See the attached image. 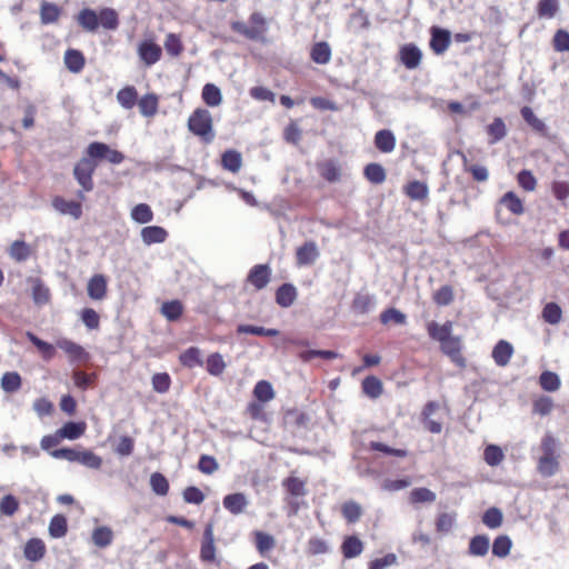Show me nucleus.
<instances>
[{
	"label": "nucleus",
	"instance_id": "52",
	"mask_svg": "<svg viewBox=\"0 0 569 569\" xmlns=\"http://www.w3.org/2000/svg\"><path fill=\"white\" fill-rule=\"evenodd\" d=\"M503 515L500 509L491 507L485 511L482 522L489 529H497L502 525Z\"/></svg>",
	"mask_w": 569,
	"mask_h": 569
},
{
	"label": "nucleus",
	"instance_id": "13",
	"mask_svg": "<svg viewBox=\"0 0 569 569\" xmlns=\"http://www.w3.org/2000/svg\"><path fill=\"white\" fill-rule=\"evenodd\" d=\"M401 62L407 69H416L421 61L422 52L415 44H406L400 49Z\"/></svg>",
	"mask_w": 569,
	"mask_h": 569
},
{
	"label": "nucleus",
	"instance_id": "57",
	"mask_svg": "<svg viewBox=\"0 0 569 569\" xmlns=\"http://www.w3.org/2000/svg\"><path fill=\"white\" fill-rule=\"evenodd\" d=\"M113 533L108 527H98L92 532V541L96 546L104 548L112 542Z\"/></svg>",
	"mask_w": 569,
	"mask_h": 569
},
{
	"label": "nucleus",
	"instance_id": "45",
	"mask_svg": "<svg viewBox=\"0 0 569 569\" xmlns=\"http://www.w3.org/2000/svg\"><path fill=\"white\" fill-rule=\"evenodd\" d=\"M296 287H278L276 292V301L283 308L290 307L297 299Z\"/></svg>",
	"mask_w": 569,
	"mask_h": 569
},
{
	"label": "nucleus",
	"instance_id": "42",
	"mask_svg": "<svg viewBox=\"0 0 569 569\" xmlns=\"http://www.w3.org/2000/svg\"><path fill=\"white\" fill-rule=\"evenodd\" d=\"M406 194L412 200H425L428 197V186L425 182L415 180L405 187Z\"/></svg>",
	"mask_w": 569,
	"mask_h": 569
},
{
	"label": "nucleus",
	"instance_id": "16",
	"mask_svg": "<svg viewBox=\"0 0 569 569\" xmlns=\"http://www.w3.org/2000/svg\"><path fill=\"white\" fill-rule=\"evenodd\" d=\"M77 22L87 32H96L99 28L98 13L90 8H84L79 11Z\"/></svg>",
	"mask_w": 569,
	"mask_h": 569
},
{
	"label": "nucleus",
	"instance_id": "15",
	"mask_svg": "<svg viewBox=\"0 0 569 569\" xmlns=\"http://www.w3.org/2000/svg\"><path fill=\"white\" fill-rule=\"evenodd\" d=\"M140 236L144 244L151 246L164 242L168 238V232L162 227L148 226L141 229Z\"/></svg>",
	"mask_w": 569,
	"mask_h": 569
},
{
	"label": "nucleus",
	"instance_id": "17",
	"mask_svg": "<svg viewBox=\"0 0 569 569\" xmlns=\"http://www.w3.org/2000/svg\"><path fill=\"white\" fill-rule=\"evenodd\" d=\"M427 330L431 339L442 343L452 336V322L447 321L443 325H439L436 321H431L428 323Z\"/></svg>",
	"mask_w": 569,
	"mask_h": 569
},
{
	"label": "nucleus",
	"instance_id": "10",
	"mask_svg": "<svg viewBox=\"0 0 569 569\" xmlns=\"http://www.w3.org/2000/svg\"><path fill=\"white\" fill-rule=\"evenodd\" d=\"M515 352L512 345L506 340H499L492 349L491 357L498 367H506Z\"/></svg>",
	"mask_w": 569,
	"mask_h": 569
},
{
	"label": "nucleus",
	"instance_id": "14",
	"mask_svg": "<svg viewBox=\"0 0 569 569\" xmlns=\"http://www.w3.org/2000/svg\"><path fill=\"white\" fill-rule=\"evenodd\" d=\"M376 308V299L367 292H359L351 305V310L355 315H366Z\"/></svg>",
	"mask_w": 569,
	"mask_h": 569
},
{
	"label": "nucleus",
	"instance_id": "1",
	"mask_svg": "<svg viewBox=\"0 0 569 569\" xmlns=\"http://www.w3.org/2000/svg\"><path fill=\"white\" fill-rule=\"evenodd\" d=\"M307 482L299 477L291 475L282 480V487L286 491L284 501L288 508V516L298 515L300 508L305 505L303 498L307 496Z\"/></svg>",
	"mask_w": 569,
	"mask_h": 569
},
{
	"label": "nucleus",
	"instance_id": "30",
	"mask_svg": "<svg viewBox=\"0 0 569 569\" xmlns=\"http://www.w3.org/2000/svg\"><path fill=\"white\" fill-rule=\"evenodd\" d=\"M223 507L233 515L242 512L247 506V499L243 493H231L223 498Z\"/></svg>",
	"mask_w": 569,
	"mask_h": 569
},
{
	"label": "nucleus",
	"instance_id": "38",
	"mask_svg": "<svg viewBox=\"0 0 569 569\" xmlns=\"http://www.w3.org/2000/svg\"><path fill=\"white\" fill-rule=\"evenodd\" d=\"M1 388L7 393H13L21 388V376L16 371H8L1 377Z\"/></svg>",
	"mask_w": 569,
	"mask_h": 569
},
{
	"label": "nucleus",
	"instance_id": "33",
	"mask_svg": "<svg viewBox=\"0 0 569 569\" xmlns=\"http://www.w3.org/2000/svg\"><path fill=\"white\" fill-rule=\"evenodd\" d=\"M49 535L52 538H62L68 532V521L63 515H54L49 522Z\"/></svg>",
	"mask_w": 569,
	"mask_h": 569
},
{
	"label": "nucleus",
	"instance_id": "50",
	"mask_svg": "<svg viewBox=\"0 0 569 569\" xmlns=\"http://www.w3.org/2000/svg\"><path fill=\"white\" fill-rule=\"evenodd\" d=\"M320 174L329 182H336L340 179V168L333 160H327L319 166Z\"/></svg>",
	"mask_w": 569,
	"mask_h": 569
},
{
	"label": "nucleus",
	"instance_id": "37",
	"mask_svg": "<svg viewBox=\"0 0 569 569\" xmlns=\"http://www.w3.org/2000/svg\"><path fill=\"white\" fill-rule=\"evenodd\" d=\"M274 390L272 385L267 380L257 382L253 389V396L260 403H266L274 398Z\"/></svg>",
	"mask_w": 569,
	"mask_h": 569
},
{
	"label": "nucleus",
	"instance_id": "41",
	"mask_svg": "<svg viewBox=\"0 0 569 569\" xmlns=\"http://www.w3.org/2000/svg\"><path fill=\"white\" fill-rule=\"evenodd\" d=\"M487 132L490 136V144H495L502 140L507 134V128L503 120L501 118H495L493 121L487 127Z\"/></svg>",
	"mask_w": 569,
	"mask_h": 569
},
{
	"label": "nucleus",
	"instance_id": "59",
	"mask_svg": "<svg viewBox=\"0 0 569 569\" xmlns=\"http://www.w3.org/2000/svg\"><path fill=\"white\" fill-rule=\"evenodd\" d=\"M436 493L428 488H415L410 492V501L412 503H431L436 501Z\"/></svg>",
	"mask_w": 569,
	"mask_h": 569
},
{
	"label": "nucleus",
	"instance_id": "55",
	"mask_svg": "<svg viewBox=\"0 0 569 569\" xmlns=\"http://www.w3.org/2000/svg\"><path fill=\"white\" fill-rule=\"evenodd\" d=\"M539 383L543 390L549 392L557 391L561 385L559 376L552 371H543L540 375Z\"/></svg>",
	"mask_w": 569,
	"mask_h": 569
},
{
	"label": "nucleus",
	"instance_id": "43",
	"mask_svg": "<svg viewBox=\"0 0 569 569\" xmlns=\"http://www.w3.org/2000/svg\"><path fill=\"white\" fill-rule=\"evenodd\" d=\"M183 312V306L179 300L166 301L161 306V313L169 321H176L180 319Z\"/></svg>",
	"mask_w": 569,
	"mask_h": 569
},
{
	"label": "nucleus",
	"instance_id": "53",
	"mask_svg": "<svg viewBox=\"0 0 569 569\" xmlns=\"http://www.w3.org/2000/svg\"><path fill=\"white\" fill-rule=\"evenodd\" d=\"M365 177L375 184H380L386 180V171L379 163H369L365 168Z\"/></svg>",
	"mask_w": 569,
	"mask_h": 569
},
{
	"label": "nucleus",
	"instance_id": "46",
	"mask_svg": "<svg viewBox=\"0 0 569 569\" xmlns=\"http://www.w3.org/2000/svg\"><path fill=\"white\" fill-rule=\"evenodd\" d=\"M58 346L69 356L71 361H78L86 357L84 349L73 341L62 340L58 342Z\"/></svg>",
	"mask_w": 569,
	"mask_h": 569
},
{
	"label": "nucleus",
	"instance_id": "58",
	"mask_svg": "<svg viewBox=\"0 0 569 569\" xmlns=\"http://www.w3.org/2000/svg\"><path fill=\"white\" fill-rule=\"evenodd\" d=\"M78 463L90 469H100L102 466V458L91 450H80Z\"/></svg>",
	"mask_w": 569,
	"mask_h": 569
},
{
	"label": "nucleus",
	"instance_id": "2",
	"mask_svg": "<svg viewBox=\"0 0 569 569\" xmlns=\"http://www.w3.org/2000/svg\"><path fill=\"white\" fill-rule=\"evenodd\" d=\"M97 168L96 159L87 153L74 164L73 178L81 187V190L77 192L78 199L84 200V193L93 190V174Z\"/></svg>",
	"mask_w": 569,
	"mask_h": 569
},
{
	"label": "nucleus",
	"instance_id": "24",
	"mask_svg": "<svg viewBox=\"0 0 569 569\" xmlns=\"http://www.w3.org/2000/svg\"><path fill=\"white\" fill-rule=\"evenodd\" d=\"M86 428H87V426L83 421H80V422L69 421V422H66L60 429H58L59 437L62 438V440L63 439L76 440L84 435Z\"/></svg>",
	"mask_w": 569,
	"mask_h": 569
},
{
	"label": "nucleus",
	"instance_id": "61",
	"mask_svg": "<svg viewBox=\"0 0 569 569\" xmlns=\"http://www.w3.org/2000/svg\"><path fill=\"white\" fill-rule=\"evenodd\" d=\"M561 308L555 302L547 303L542 310L543 320L550 325H558L561 320Z\"/></svg>",
	"mask_w": 569,
	"mask_h": 569
},
{
	"label": "nucleus",
	"instance_id": "23",
	"mask_svg": "<svg viewBox=\"0 0 569 569\" xmlns=\"http://www.w3.org/2000/svg\"><path fill=\"white\" fill-rule=\"evenodd\" d=\"M363 551V542L357 536H348L341 545V552L345 558L352 559Z\"/></svg>",
	"mask_w": 569,
	"mask_h": 569
},
{
	"label": "nucleus",
	"instance_id": "21",
	"mask_svg": "<svg viewBox=\"0 0 569 569\" xmlns=\"http://www.w3.org/2000/svg\"><path fill=\"white\" fill-rule=\"evenodd\" d=\"M375 146L379 151L390 153L396 148L395 134L387 129L379 130L375 136Z\"/></svg>",
	"mask_w": 569,
	"mask_h": 569
},
{
	"label": "nucleus",
	"instance_id": "51",
	"mask_svg": "<svg viewBox=\"0 0 569 569\" xmlns=\"http://www.w3.org/2000/svg\"><path fill=\"white\" fill-rule=\"evenodd\" d=\"M206 369L212 376H220L226 369V362L218 352L211 353L206 360Z\"/></svg>",
	"mask_w": 569,
	"mask_h": 569
},
{
	"label": "nucleus",
	"instance_id": "11",
	"mask_svg": "<svg viewBox=\"0 0 569 569\" xmlns=\"http://www.w3.org/2000/svg\"><path fill=\"white\" fill-rule=\"evenodd\" d=\"M450 32L445 29L433 27L431 29L430 48L436 54H442L450 46Z\"/></svg>",
	"mask_w": 569,
	"mask_h": 569
},
{
	"label": "nucleus",
	"instance_id": "40",
	"mask_svg": "<svg viewBox=\"0 0 569 569\" xmlns=\"http://www.w3.org/2000/svg\"><path fill=\"white\" fill-rule=\"evenodd\" d=\"M117 100L124 109H131L138 101L137 89L132 86H128L117 93Z\"/></svg>",
	"mask_w": 569,
	"mask_h": 569
},
{
	"label": "nucleus",
	"instance_id": "5",
	"mask_svg": "<svg viewBox=\"0 0 569 569\" xmlns=\"http://www.w3.org/2000/svg\"><path fill=\"white\" fill-rule=\"evenodd\" d=\"M86 152L88 156H91L98 160H107L112 164H120L124 160V154L116 149H111L107 143L93 141L88 144Z\"/></svg>",
	"mask_w": 569,
	"mask_h": 569
},
{
	"label": "nucleus",
	"instance_id": "44",
	"mask_svg": "<svg viewBox=\"0 0 569 569\" xmlns=\"http://www.w3.org/2000/svg\"><path fill=\"white\" fill-rule=\"evenodd\" d=\"M500 203L503 204L513 214L519 216L523 213V203L521 199L512 191L505 193L500 199Z\"/></svg>",
	"mask_w": 569,
	"mask_h": 569
},
{
	"label": "nucleus",
	"instance_id": "9",
	"mask_svg": "<svg viewBox=\"0 0 569 569\" xmlns=\"http://www.w3.org/2000/svg\"><path fill=\"white\" fill-rule=\"evenodd\" d=\"M53 208L61 214H69L78 220L82 216L81 203L74 200H66L62 197H56L52 200Z\"/></svg>",
	"mask_w": 569,
	"mask_h": 569
},
{
	"label": "nucleus",
	"instance_id": "62",
	"mask_svg": "<svg viewBox=\"0 0 569 569\" xmlns=\"http://www.w3.org/2000/svg\"><path fill=\"white\" fill-rule=\"evenodd\" d=\"M151 383L156 392L166 393L171 387V378L167 372H158L152 376Z\"/></svg>",
	"mask_w": 569,
	"mask_h": 569
},
{
	"label": "nucleus",
	"instance_id": "31",
	"mask_svg": "<svg viewBox=\"0 0 569 569\" xmlns=\"http://www.w3.org/2000/svg\"><path fill=\"white\" fill-rule=\"evenodd\" d=\"M61 14V8L56 3L42 2L40 8V20L42 24L56 23Z\"/></svg>",
	"mask_w": 569,
	"mask_h": 569
},
{
	"label": "nucleus",
	"instance_id": "48",
	"mask_svg": "<svg viewBox=\"0 0 569 569\" xmlns=\"http://www.w3.org/2000/svg\"><path fill=\"white\" fill-rule=\"evenodd\" d=\"M341 512L348 522L355 523L361 518L362 508L358 502L350 500L342 505Z\"/></svg>",
	"mask_w": 569,
	"mask_h": 569
},
{
	"label": "nucleus",
	"instance_id": "63",
	"mask_svg": "<svg viewBox=\"0 0 569 569\" xmlns=\"http://www.w3.org/2000/svg\"><path fill=\"white\" fill-rule=\"evenodd\" d=\"M150 486L153 492L159 496H166L169 491V482L167 478L160 472H154L151 475Z\"/></svg>",
	"mask_w": 569,
	"mask_h": 569
},
{
	"label": "nucleus",
	"instance_id": "8",
	"mask_svg": "<svg viewBox=\"0 0 569 569\" xmlns=\"http://www.w3.org/2000/svg\"><path fill=\"white\" fill-rule=\"evenodd\" d=\"M47 547L42 539L30 538L23 547V556L31 562H38L46 556Z\"/></svg>",
	"mask_w": 569,
	"mask_h": 569
},
{
	"label": "nucleus",
	"instance_id": "7",
	"mask_svg": "<svg viewBox=\"0 0 569 569\" xmlns=\"http://www.w3.org/2000/svg\"><path fill=\"white\" fill-rule=\"evenodd\" d=\"M138 53L140 59L147 64L152 66L157 63L162 54V49L153 41L144 40L139 44Z\"/></svg>",
	"mask_w": 569,
	"mask_h": 569
},
{
	"label": "nucleus",
	"instance_id": "64",
	"mask_svg": "<svg viewBox=\"0 0 569 569\" xmlns=\"http://www.w3.org/2000/svg\"><path fill=\"white\" fill-rule=\"evenodd\" d=\"M552 46L558 52H569V32L562 29L557 30L552 39Z\"/></svg>",
	"mask_w": 569,
	"mask_h": 569
},
{
	"label": "nucleus",
	"instance_id": "35",
	"mask_svg": "<svg viewBox=\"0 0 569 569\" xmlns=\"http://www.w3.org/2000/svg\"><path fill=\"white\" fill-rule=\"evenodd\" d=\"M330 551V545L320 537H310L306 545V553L308 556L326 555Z\"/></svg>",
	"mask_w": 569,
	"mask_h": 569
},
{
	"label": "nucleus",
	"instance_id": "22",
	"mask_svg": "<svg viewBox=\"0 0 569 569\" xmlns=\"http://www.w3.org/2000/svg\"><path fill=\"white\" fill-rule=\"evenodd\" d=\"M441 351L449 356L452 361L457 363L463 362V359L460 356L461 351V339L456 336H451L449 339L445 340L440 343Z\"/></svg>",
	"mask_w": 569,
	"mask_h": 569
},
{
	"label": "nucleus",
	"instance_id": "19",
	"mask_svg": "<svg viewBox=\"0 0 569 569\" xmlns=\"http://www.w3.org/2000/svg\"><path fill=\"white\" fill-rule=\"evenodd\" d=\"M256 548L259 555L263 558H269L270 552L276 547V539L273 536L263 532L256 531L254 532Z\"/></svg>",
	"mask_w": 569,
	"mask_h": 569
},
{
	"label": "nucleus",
	"instance_id": "3",
	"mask_svg": "<svg viewBox=\"0 0 569 569\" xmlns=\"http://www.w3.org/2000/svg\"><path fill=\"white\" fill-rule=\"evenodd\" d=\"M558 443L552 435L547 433L541 439L542 455L538 460L537 469L542 477H551L559 469Z\"/></svg>",
	"mask_w": 569,
	"mask_h": 569
},
{
	"label": "nucleus",
	"instance_id": "27",
	"mask_svg": "<svg viewBox=\"0 0 569 569\" xmlns=\"http://www.w3.org/2000/svg\"><path fill=\"white\" fill-rule=\"evenodd\" d=\"M242 164L241 153L236 150H227L221 156V166L224 170L236 173Z\"/></svg>",
	"mask_w": 569,
	"mask_h": 569
},
{
	"label": "nucleus",
	"instance_id": "34",
	"mask_svg": "<svg viewBox=\"0 0 569 569\" xmlns=\"http://www.w3.org/2000/svg\"><path fill=\"white\" fill-rule=\"evenodd\" d=\"M201 98L208 107H217L222 101L220 89L213 83H206L202 88Z\"/></svg>",
	"mask_w": 569,
	"mask_h": 569
},
{
	"label": "nucleus",
	"instance_id": "49",
	"mask_svg": "<svg viewBox=\"0 0 569 569\" xmlns=\"http://www.w3.org/2000/svg\"><path fill=\"white\" fill-rule=\"evenodd\" d=\"M512 541L507 535L498 536L492 543V553L496 557L505 558L510 553Z\"/></svg>",
	"mask_w": 569,
	"mask_h": 569
},
{
	"label": "nucleus",
	"instance_id": "29",
	"mask_svg": "<svg viewBox=\"0 0 569 569\" xmlns=\"http://www.w3.org/2000/svg\"><path fill=\"white\" fill-rule=\"evenodd\" d=\"M8 252L14 261L24 262L31 256V248L23 240H16L11 243Z\"/></svg>",
	"mask_w": 569,
	"mask_h": 569
},
{
	"label": "nucleus",
	"instance_id": "18",
	"mask_svg": "<svg viewBox=\"0 0 569 569\" xmlns=\"http://www.w3.org/2000/svg\"><path fill=\"white\" fill-rule=\"evenodd\" d=\"M490 548V539L486 535L472 537L468 546V555L471 557H485Z\"/></svg>",
	"mask_w": 569,
	"mask_h": 569
},
{
	"label": "nucleus",
	"instance_id": "12",
	"mask_svg": "<svg viewBox=\"0 0 569 569\" xmlns=\"http://www.w3.org/2000/svg\"><path fill=\"white\" fill-rule=\"evenodd\" d=\"M319 257V250L313 241H307L296 251V259L299 266L312 264Z\"/></svg>",
	"mask_w": 569,
	"mask_h": 569
},
{
	"label": "nucleus",
	"instance_id": "28",
	"mask_svg": "<svg viewBox=\"0 0 569 569\" xmlns=\"http://www.w3.org/2000/svg\"><path fill=\"white\" fill-rule=\"evenodd\" d=\"M140 113L143 117H153L159 107V99L154 93H147L138 101Z\"/></svg>",
	"mask_w": 569,
	"mask_h": 569
},
{
	"label": "nucleus",
	"instance_id": "47",
	"mask_svg": "<svg viewBox=\"0 0 569 569\" xmlns=\"http://www.w3.org/2000/svg\"><path fill=\"white\" fill-rule=\"evenodd\" d=\"M362 390L368 397L377 399L382 393V382L375 376L367 377L362 381Z\"/></svg>",
	"mask_w": 569,
	"mask_h": 569
},
{
	"label": "nucleus",
	"instance_id": "54",
	"mask_svg": "<svg viewBox=\"0 0 569 569\" xmlns=\"http://www.w3.org/2000/svg\"><path fill=\"white\" fill-rule=\"evenodd\" d=\"M131 218L138 223H148L153 220V212L147 203H139L133 207Z\"/></svg>",
	"mask_w": 569,
	"mask_h": 569
},
{
	"label": "nucleus",
	"instance_id": "32",
	"mask_svg": "<svg viewBox=\"0 0 569 569\" xmlns=\"http://www.w3.org/2000/svg\"><path fill=\"white\" fill-rule=\"evenodd\" d=\"M99 27L107 30H116L119 27L118 12L112 8H103L98 13Z\"/></svg>",
	"mask_w": 569,
	"mask_h": 569
},
{
	"label": "nucleus",
	"instance_id": "39",
	"mask_svg": "<svg viewBox=\"0 0 569 569\" xmlns=\"http://www.w3.org/2000/svg\"><path fill=\"white\" fill-rule=\"evenodd\" d=\"M27 338L33 346L37 347V349L39 350V352L41 353V356L44 360L48 361L54 357L56 348L51 343L41 340L39 337H37L32 332H27Z\"/></svg>",
	"mask_w": 569,
	"mask_h": 569
},
{
	"label": "nucleus",
	"instance_id": "36",
	"mask_svg": "<svg viewBox=\"0 0 569 569\" xmlns=\"http://www.w3.org/2000/svg\"><path fill=\"white\" fill-rule=\"evenodd\" d=\"M268 26L264 18L260 14H251V40L267 41Z\"/></svg>",
	"mask_w": 569,
	"mask_h": 569
},
{
	"label": "nucleus",
	"instance_id": "20",
	"mask_svg": "<svg viewBox=\"0 0 569 569\" xmlns=\"http://www.w3.org/2000/svg\"><path fill=\"white\" fill-rule=\"evenodd\" d=\"M86 63L83 53L77 49H68L64 52V64L66 68L72 73H79L82 71Z\"/></svg>",
	"mask_w": 569,
	"mask_h": 569
},
{
	"label": "nucleus",
	"instance_id": "6",
	"mask_svg": "<svg viewBox=\"0 0 569 569\" xmlns=\"http://www.w3.org/2000/svg\"><path fill=\"white\" fill-rule=\"evenodd\" d=\"M200 559L203 562H213L216 560V546L212 522L207 523L204 527L200 548Z\"/></svg>",
	"mask_w": 569,
	"mask_h": 569
},
{
	"label": "nucleus",
	"instance_id": "4",
	"mask_svg": "<svg viewBox=\"0 0 569 569\" xmlns=\"http://www.w3.org/2000/svg\"><path fill=\"white\" fill-rule=\"evenodd\" d=\"M188 129L191 133L199 137L204 143L212 142L216 137L211 113L204 108H197L190 114L188 119Z\"/></svg>",
	"mask_w": 569,
	"mask_h": 569
},
{
	"label": "nucleus",
	"instance_id": "60",
	"mask_svg": "<svg viewBox=\"0 0 569 569\" xmlns=\"http://www.w3.org/2000/svg\"><path fill=\"white\" fill-rule=\"evenodd\" d=\"M380 321L383 325H389V323L405 325L407 321V317L400 310L395 309V308H389L380 315Z\"/></svg>",
	"mask_w": 569,
	"mask_h": 569
},
{
	"label": "nucleus",
	"instance_id": "25",
	"mask_svg": "<svg viewBox=\"0 0 569 569\" xmlns=\"http://www.w3.org/2000/svg\"><path fill=\"white\" fill-rule=\"evenodd\" d=\"M310 58L318 64H327L331 59V48L326 41H320L311 47Z\"/></svg>",
	"mask_w": 569,
	"mask_h": 569
},
{
	"label": "nucleus",
	"instance_id": "56",
	"mask_svg": "<svg viewBox=\"0 0 569 569\" xmlns=\"http://www.w3.org/2000/svg\"><path fill=\"white\" fill-rule=\"evenodd\" d=\"M505 458L503 451L499 446L489 445L483 452V459L490 467H496L502 462Z\"/></svg>",
	"mask_w": 569,
	"mask_h": 569
},
{
	"label": "nucleus",
	"instance_id": "26",
	"mask_svg": "<svg viewBox=\"0 0 569 569\" xmlns=\"http://www.w3.org/2000/svg\"><path fill=\"white\" fill-rule=\"evenodd\" d=\"M179 361L183 367L189 369L203 365L201 351L197 347H190L181 352L179 356Z\"/></svg>",
	"mask_w": 569,
	"mask_h": 569
}]
</instances>
